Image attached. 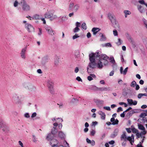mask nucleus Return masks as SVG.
<instances>
[{"mask_svg":"<svg viewBox=\"0 0 147 147\" xmlns=\"http://www.w3.org/2000/svg\"><path fill=\"white\" fill-rule=\"evenodd\" d=\"M146 113H142L140 116V117L143 118L142 120H144L145 117L146 115Z\"/></svg>","mask_w":147,"mask_h":147,"instance_id":"nucleus-37","label":"nucleus"},{"mask_svg":"<svg viewBox=\"0 0 147 147\" xmlns=\"http://www.w3.org/2000/svg\"><path fill=\"white\" fill-rule=\"evenodd\" d=\"M89 88L91 90H92L94 91L100 89L99 88H98L94 85L90 86Z\"/></svg>","mask_w":147,"mask_h":147,"instance_id":"nucleus-21","label":"nucleus"},{"mask_svg":"<svg viewBox=\"0 0 147 147\" xmlns=\"http://www.w3.org/2000/svg\"><path fill=\"white\" fill-rule=\"evenodd\" d=\"M113 34L114 36H118V32L117 30H115L113 31Z\"/></svg>","mask_w":147,"mask_h":147,"instance_id":"nucleus-49","label":"nucleus"},{"mask_svg":"<svg viewBox=\"0 0 147 147\" xmlns=\"http://www.w3.org/2000/svg\"><path fill=\"white\" fill-rule=\"evenodd\" d=\"M96 77V76L94 74H91L88 77L87 79L89 81H90L93 80V78H95Z\"/></svg>","mask_w":147,"mask_h":147,"instance_id":"nucleus-19","label":"nucleus"},{"mask_svg":"<svg viewBox=\"0 0 147 147\" xmlns=\"http://www.w3.org/2000/svg\"><path fill=\"white\" fill-rule=\"evenodd\" d=\"M57 143H54L53 147H69L68 144L65 141H63V142H61L59 143H58L57 144V146H55L56 144H57Z\"/></svg>","mask_w":147,"mask_h":147,"instance_id":"nucleus-8","label":"nucleus"},{"mask_svg":"<svg viewBox=\"0 0 147 147\" xmlns=\"http://www.w3.org/2000/svg\"><path fill=\"white\" fill-rule=\"evenodd\" d=\"M136 135L137 137L138 138H139L140 137L142 136V134L139 133L138 132L136 133Z\"/></svg>","mask_w":147,"mask_h":147,"instance_id":"nucleus-56","label":"nucleus"},{"mask_svg":"<svg viewBox=\"0 0 147 147\" xmlns=\"http://www.w3.org/2000/svg\"><path fill=\"white\" fill-rule=\"evenodd\" d=\"M57 130L55 127H53L51 130V133L54 135H55L57 132Z\"/></svg>","mask_w":147,"mask_h":147,"instance_id":"nucleus-22","label":"nucleus"},{"mask_svg":"<svg viewBox=\"0 0 147 147\" xmlns=\"http://www.w3.org/2000/svg\"><path fill=\"white\" fill-rule=\"evenodd\" d=\"M76 27L78 28L80 26V23L79 22H77L76 23Z\"/></svg>","mask_w":147,"mask_h":147,"instance_id":"nucleus-59","label":"nucleus"},{"mask_svg":"<svg viewBox=\"0 0 147 147\" xmlns=\"http://www.w3.org/2000/svg\"><path fill=\"white\" fill-rule=\"evenodd\" d=\"M36 112H34L31 115V117L32 118L36 116Z\"/></svg>","mask_w":147,"mask_h":147,"instance_id":"nucleus-54","label":"nucleus"},{"mask_svg":"<svg viewBox=\"0 0 147 147\" xmlns=\"http://www.w3.org/2000/svg\"><path fill=\"white\" fill-rule=\"evenodd\" d=\"M128 69V67H126L124 70L123 71L122 73V74H123L124 75H125L126 74L127 72V69Z\"/></svg>","mask_w":147,"mask_h":147,"instance_id":"nucleus-42","label":"nucleus"},{"mask_svg":"<svg viewBox=\"0 0 147 147\" xmlns=\"http://www.w3.org/2000/svg\"><path fill=\"white\" fill-rule=\"evenodd\" d=\"M74 3L72 2H71L69 6V8L70 9H71L72 8L74 7Z\"/></svg>","mask_w":147,"mask_h":147,"instance_id":"nucleus-44","label":"nucleus"},{"mask_svg":"<svg viewBox=\"0 0 147 147\" xmlns=\"http://www.w3.org/2000/svg\"><path fill=\"white\" fill-rule=\"evenodd\" d=\"M86 141L87 142L88 144H90L92 142V140H91L88 138H86Z\"/></svg>","mask_w":147,"mask_h":147,"instance_id":"nucleus-58","label":"nucleus"},{"mask_svg":"<svg viewBox=\"0 0 147 147\" xmlns=\"http://www.w3.org/2000/svg\"><path fill=\"white\" fill-rule=\"evenodd\" d=\"M54 136V135L51 133L49 134L46 137V140L48 141H51L53 139Z\"/></svg>","mask_w":147,"mask_h":147,"instance_id":"nucleus-13","label":"nucleus"},{"mask_svg":"<svg viewBox=\"0 0 147 147\" xmlns=\"http://www.w3.org/2000/svg\"><path fill=\"white\" fill-rule=\"evenodd\" d=\"M138 10L141 13H142L143 12V10L142 9V6L141 5H138L137 6Z\"/></svg>","mask_w":147,"mask_h":147,"instance_id":"nucleus-31","label":"nucleus"},{"mask_svg":"<svg viewBox=\"0 0 147 147\" xmlns=\"http://www.w3.org/2000/svg\"><path fill=\"white\" fill-rule=\"evenodd\" d=\"M48 86H53V81L51 80H49L47 81Z\"/></svg>","mask_w":147,"mask_h":147,"instance_id":"nucleus-32","label":"nucleus"},{"mask_svg":"<svg viewBox=\"0 0 147 147\" xmlns=\"http://www.w3.org/2000/svg\"><path fill=\"white\" fill-rule=\"evenodd\" d=\"M90 144L92 146H94L95 145V142L94 140H92V142Z\"/></svg>","mask_w":147,"mask_h":147,"instance_id":"nucleus-61","label":"nucleus"},{"mask_svg":"<svg viewBox=\"0 0 147 147\" xmlns=\"http://www.w3.org/2000/svg\"><path fill=\"white\" fill-rule=\"evenodd\" d=\"M103 47H111L112 45L110 42L105 43L104 45H102Z\"/></svg>","mask_w":147,"mask_h":147,"instance_id":"nucleus-38","label":"nucleus"},{"mask_svg":"<svg viewBox=\"0 0 147 147\" xmlns=\"http://www.w3.org/2000/svg\"><path fill=\"white\" fill-rule=\"evenodd\" d=\"M40 18V17L39 15L36 14L34 15L32 17V19L34 20H39Z\"/></svg>","mask_w":147,"mask_h":147,"instance_id":"nucleus-27","label":"nucleus"},{"mask_svg":"<svg viewBox=\"0 0 147 147\" xmlns=\"http://www.w3.org/2000/svg\"><path fill=\"white\" fill-rule=\"evenodd\" d=\"M49 90L50 91V92L51 93H53L54 92V89L53 88V86H48Z\"/></svg>","mask_w":147,"mask_h":147,"instance_id":"nucleus-33","label":"nucleus"},{"mask_svg":"<svg viewBox=\"0 0 147 147\" xmlns=\"http://www.w3.org/2000/svg\"><path fill=\"white\" fill-rule=\"evenodd\" d=\"M80 30L79 28L77 27H76L74 29V32L75 33L79 31Z\"/></svg>","mask_w":147,"mask_h":147,"instance_id":"nucleus-47","label":"nucleus"},{"mask_svg":"<svg viewBox=\"0 0 147 147\" xmlns=\"http://www.w3.org/2000/svg\"><path fill=\"white\" fill-rule=\"evenodd\" d=\"M27 46H26L25 47L23 48L22 50L20 53V55L21 58L23 59H25L26 58L25 53L26 51Z\"/></svg>","mask_w":147,"mask_h":147,"instance_id":"nucleus-10","label":"nucleus"},{"mask_svg":"<svg viewBox=\"0 0 147 147\" xmlns=\"http://www.w3.org/2000/svg\"><path fill=\"white\" fill-rule=\"evenodd\" d=\"M55 64L57 66L58 65L59 63V58L58 57H57L55 60L54 61Z\"/></svg>","mask_w":147,"mask_h":147,"instance_id":"nucleus-23","label":"nucleus"},{"mask_svg":"<svg viewBox=\"0 0 147 147\" xmlns=\"http://www.w3.org/2000/svg\"><path fill=\"white\" fill-rule=\"evenodd\" d=\"M108 17L113 24L114 27L116 28H119V25L118 22L116 21L115 16L111 13H109L108 15Z\"/></svg>","mask_w":147,"mask_h":147,"instance_id":"nucleus-4","label":"nucleus"},{"mask_svg":"<svg viewBox=\"0 0 147 147\" xmlns=\"http://www.w3.org/2000/svg\"><path fill=\"white\" fill-rule=\"evenodd\" d=\"M13 99L17 103H19L20 102L19 96L16 94L13 95Z\"/></svg>","mask_w":147,"mask_h":147,"instance_id":"nucleus-12","label":"nucleus"},{"mask_svg":"<svg viewBox=\"0 0 147 147\" xmlns=\"http://www.w3.org/2000/svg\"><path fill=\"white\" fill-rule=\"evenodd\" d=\"M24 116L26 118H29L30 117L29 114L28 113H26L24 114Z\"/></svg>","mask_w":147,"mask_h":147,"instance_id":"nucleus-62","label":"nucleus"},{"mask_svg":"<svg viewBox=\"0 0 147 147\" xmlns=\"http://www.w3.org/2000/svg\"><path fill=\"white\" fill-rule=\"evenodd\" d=\"M68 19V18L65 16H63L61 18V22H63L66 21Z\"/></svg>","mask_w":147,"mask_h":147,"instance_id":"nucleus-25","label":"nucleus"},{"mask_svg":"<svg viewBox=\"0 0 147 147\" xmlns=\"http://www.w3.org/2000/svg\"><path fill=\"white\" fill-rule=\"evenodd\" d=\"M58 136L61 139H64L65 137V134L61 131H60L58 133Z\"/></svg>","mask_w":147,"mask_h":147,"instance_id":"nucleus-18","label":"nucleus"},{"mask_svg":"<svg viewBox=\"0 0 147 147\" xmlns=\"http://www.w3.org/2000/svg\"><path fill=\"white\" fill-rule=\"evenodd\" d=\"M25 28L29 32H31L34 31V28L33 26L30 24H26L25 25Z\"/></svg>","mask_w":147,"mask_h":147,"instance_id":"nucleus-9","label":"nucleus"},{"mask_svg":"<svg viewBox=\"0 0 147 147\" xmlns=\"http://www.w3.org/2000/svg\"><path fill=\"white\" fill-rule=\"evenodd\" d=\"M96 131L94 130H93L90 132V135L92 136H94L95 133Z\"/></svg>","mask_w":147,"mask_h":147,"instance_id":"nucleus-50","label":"nucleus"},{"mask_svg":"<svg viewBox=\"0 0 147 147\" xmlns=\"http://www.w3.org/2000/svg\"><path fill=\"white\" fill-rule=\"evenodd\" d=\"M24 86L26 89L31 91H34L35 89V87L31 83L29 82L25 83L24 84Z\"/></svg>","mask_w":147,"mask_h":147,"instance_id":"nucleus-7","label":"nucleus"},{"mask_svg":"<svg viewBox=\"0 0 147 147\" xmlns=\"http://www.w3.org/2000/svg\"><path fill=\"white\" fill-rule=\"evenodd\" d=\"M99 54V53H98ZM99 56L98 57H99V60L98 61V67L99 68H102L103 65H107L109 63V61L108 60L109 59V57L105 54H102Z\"/></svg>","mask_w":147,"mask_h":147,"instance_id":"nucleus-2","label":"nucleus"},{"mask_svg":"<svg viewBox=\"0 0 147 147\" xmlns=\"http://www.w3.org/2000/svg\"><path fill=\"white\" fill-rule=\"evenodd\" d=\"M46 30L49 34L52 36H53L54 35L55 32L51 28H47L46 29Z\"/></svg>","mask_w":147,"mask_h":147,"instance_id":"nucleus-14","label":"nucleus"},{"mask_svg":"<svg viewBox=\"0 0 147 147\" xmlns=\"http://www.w3.org/2000/svg\"><path fill=\"white\" fill-rule=\"evenodd\" d=\"M143 21L144 24L145 25H146V24H147V21L144 18L143 19Z\"/></svg>","mask_w":147,"mask_h":147,"instance_id":"nucleus-64","label":"nucleus"},{"mask_svg":"<svg viewBox=\"0 0 147 147\" xmlns=\"http://www.w3.org/2000/svg\"><path fill=\"white\" fill-rule=\"evenodd\" d=\"M76 80L78 81H81L82 82V81L81 78L79 76L77 77L76 78Z\"/></svg>","mask_w":147,"mask_h":147,"instance_id":"nucleus-55","label":"nucleus"},{"mask_svg":"<svg viewBox=\"0 0 147 147\" xmlns=\"http://www.w3.org/2000/svg\"><path fill=\"white\" fill-rule=\"evenodd\" d=\"M60 141H57L55 139H53V140H51V141H50V144L51 146L52 147H53V145L54 144V143H57V144H56L55 146H57V144H58V143H59V142H60Z\"/></svg>","mask_w":147,"mask_h":147,"instance_id":"nucleus-15","label":"nucleus"},{"mask_svg":"<svg viewBox=\"0 0 147 147\" xmlns=\"http://www.w3.org/2000/svg\"><path fill=\"white\" fill-rule=\"evenodd\" d=\"M123 12L125 14V16L126 18L127 17L128 15H130L131 14V12L130 11L127 10H124Z\"/></svg>","mask_w":147,"mask_h":147,"instance_id":"nucleus-24","label":"nucleus"},{"mask_svg":"<svg viewBox=\"0 0 147 147\" xmlns=\"http://www.w3.org/2000/svg\"><path fill=\"white\" fill-rule=\"evenodd\" d=\"M119 122V121L117 119H116L115 120V121L113 122L112 124L113 125H117L118 124Z\"/></svg>","mask_w":147,"mask_h":147,"instance_id":"nucleus-45","label":"nucleus"},{"mask_svg":"<svg viewBox=\"0 0 147 147\" xmlns=\"http://www.w3.org/2000/svg\"><path fill=\"white\" fill-rule=\"evenodd\" d=\"M134 136L133 134H132L131 136L127 137L126 135V132H124L121 136V140L124 139L125 141H126V140H128L129 141L131 145H133V143L134 142Z\"/></svg>","mask_w":147,"mask_h":147,"instance_id":"nucleus-5","label":"nucleus"},{"mask_svg":"<svg viewBox=\"0 0 147 147\" xmlns=\"http://www.w3.org/2000/svg\"><path fill=\"white\" fill-rule=\"evenodd\" d=\"M82 29L86 30L87 28V26L86 24L85 23H83L82 25Z\"/></svg>","mask_w":147,"mask_h":147,"instance_id":"nucleus-41","label":"nucleus"},{"mask_svg":"<svg viewBox=\"0 0 147 147\" xmlns=\"http://www.w3.org/2000/svg\"><path fill=\"white\" fill-rule=\"evenodd\" d=\"M19 4L22 6V9L24 11H27L30 10V6L27 3L25 0H21Z\"/></svg>","mask_w":147,"mask_h":147,"instance_id":"nucleus-3","label":"nucleus"},{"mask_svg":"<svg viewBox=\"0 0 147 147\" xmlns=\"http://www.w3.org/2000/svg\"><path fill=\"white\" fill-rule=\"evenodd\" d=\"M122 43V41L120 38H119L118 39V42H116V44L119 46Z\"/></svg>","mask_w":147,"mask_h":147,"instance_id":"nucleus-40","label":"nucleus"},{"mask_svg":"<svg viewBox=\"0 0 147 147\" xmlns=\"http://www.w3.org/2000/svg\"><path fill=\"white\" fill-rule=\"evenodd\" d=\"M101 38H100V40L101 41H104L106 40V38L105 36L103 34L101 36Z\"/></svg>","mask_w":147,"mask_h":147,"instance_id":"nucleus-35","label":"nucleus"},{"mask_svg":"<svg viewBox=\"0 0 147 147\" xmlns=\"http://www.w3.org/2000/svg\"><path fill=\"white\" fill-rule=\"evenodd\" d=\"M44 16L45 18L49 19L51 21H53L57 18L56 15L54 14L50 11H48L45 13Z\"/></svg>","mask_w":147,"mask_h":147,"instance_id":"nucleus-6","label":"nucleus"},{"mask_svg":"<svg viewBox=\"0 0 147 147\" xmlns=\"http://www.w3.org/2000/svg\"><path fill=\"white\" fill-rule=\"evenodd\" d=\"M125 111H124L123 112V113H121V114L120 116L121 117H125Z\"/></svg>","mask_w":147,"mask_h":147,"instance_id":"nucleus-60","label":"nucleus"},{"mask_svg":"<svg viewBox=\"0 0 147 147\" xmlns=\"http://www.w3.org/2000/svg\"><path fill=\"white\" fill-rule=\"evenodd\" d=\"M100 29L98 28H93L92 30L93 32V34L96 35V33L100 30Z\"/></svg>","mask_w":147,"mask_h":147,"instance_id":"nucleus-16","label":"nucleus"},{"mask_svg":"<svg viewBox=\"0 0 147 147\" xmlns=\"http://www.w3.org/2000/svg\"><path fill=\"white\" fill-rule=\"evenodd\" d=\"M138 128L141 130H145V128L144 126L140 124H138Z\"/></svg>","mask_w":147,"mask_h":147,"instance_id":"nucleus-28","label":"nucleus"},{"mask_svg":"<svg viewBox=\"0 0 147 147\" xmlns=\"http://www.w3.org/2000/svg\"><path fill=\"white\" fill-rule=\"evenodd\" d=\"M127 101L130 105H137V102L136 100L133 101L132 99H127Z\"/></svg>","mask_w":147,"mask_h":147,"instance_id":"nucleus-11","label":"nucleus"},{"mask_svg":"<svg viewBox=\"0 0 147 147\" xmlns=\"http://www.w3.org/2000/svg\"><path fill=\"white\" fill-rule=\"evenodd\" d=\"M138 2L141 4L144 5L146 7H147V3H145L144 0H140L138 1Z\"/></svg>","mask_w":147,"mask_h":147,"instance_id":"nucleus-36","label":"nucleus"},{"mask_svg":"<svg viewBox=\"0 0 147 147\" xmlns=\"http://www.w3.org/2000/svg\"><path fill=\"white\" fill-rule=\"evenodd\" d=\"M136 84V83L135 81H133L131 83L130 86L132 87H134Z\"/></svg>","mask_w":147,"mask_h":147,"instance_id":"nucleus-39","label":"nucleus"},{"mask_svg":"<svg viewBox=\"0 0 147 147\" xmlns=\"http://www.w3.org/2000/svg\"><path fill=\"white\" fill-rule=\"evenodd\" d=\"M98 113L100 115L101 118L102 119H105L106 115L104 113L100 111L98 112Z\"/></svg>","mask_w":147,"mask_h":147,"instance_id":"nucleus-17","label":"nucleus"},{"mask_svg":"<svg viewBox=\"0 0 147 147\" xmlns=\"http://www.w3.org/2000/svg\"><path fill=\"white\" fill-rule=\"evenodd\" d=\"M80 8V6L78 4H76L74 5L73 9V11L74 12H76Z\"/></svg>","mask_w":147,"mask_h":147,"instance_id":"nucleus-20","label":"nucleus"},{"mask_svg":"<svg viewBox=\"0 0 147 147\" xmlns=\"http://www.w3.org/2000/svg\"><path fill=\"white\" fill-rule=\"evenodd\" d=\"M19 3L18 2L17 0H16L13 4V5L14 7H16L18 6Z\"/></svg>","mask_w":147,"mask_h":147,"instance_id":"nucleus-48","label":"nucleus"},{"mask_svg":"<svg viewBox=\"0 0 147 147\" xmlns=\"http://www.w3.org/2000/svg\"><path fill=\"white\" fill-rule=\"evenodd\" d=\"M110 60V62H111L112 63L114 64L115 63V61L113 57L111 58Z\"/></svg>","mask_w":147,"mask_h":147,"instance_id":"nucleus-52","label":"nucleus"},{"mask_svg":"<svg viewBox=\"0 0 147 147\" xmlns=\"http://www.w3.org/2000/svg\"><path fill=\"white\" fill-rule=\"evenodd\" d=\"M131 130L134 133H136L138 132V130L134 127L132 128H131Z\"/></svg>","mask_w":147,"mask_h":147,"instance_id":"nucleus-46","label":"nucleus"},{"mask_svg":"<svg viewBox=\"0 0 147 147\" xmlns=\"http://www.w3.org/2000/svg\"><path fill=\"white\" fill-rule=\"evenodd\" d=\"M48 62V59L46 57L43 58L42 59V65H44L46 63Z\"/></svg>","mask_w":147,"mask_h":147,"instance_id":"nucleus-26","label":"nucleus"},{"mask_svg":"<svg viewBox=\"0 0 147 147\" xmlns=\"http://www.w3.org/2000/svg\"><path fill=\"white\" fill-rule=\"evenodd\" d=\"M105 134L104 133V134H102L101 136L100 139L102 140L103 139H104L105 138Z\"/></svg>","mask_w":147,"mask_h":147,"instance_id":"nucleus-57","label":"nucleus"},{"mask_svg":"<svg viewBox=\"0 0 147 147\" xmlns=\"http://www.w3.org/2000/svg\"><path fill=\"white\" fill-rule=\"evenodd\" d=\"M147 96V94L146 93H140L138 95V98L140 99V98L142 96Z\"/></svg>","mask_w":147,"mask_h":147,"instance_id":"nucleus-30","label":"nucleus"},{"mask_svg":"<svg viewBox=\"0 0 147 147\" xmlns=\"http://www.w3.org/2000/svg\"><path fill=\"white\" fill-rule=\"evenodd\" d=\"M103 109L107 111H110L111 110V109L109 107H104Z\"/></svg>","mask_w":147,"mask_h":147,"instance_id":"nucleus-53","label":"nucleus"},{"mask_svg":"<svg viewBox=\"0 0 147 147\" xmlns=\"http://www.w3.org/2000/svg\"><path fill=\"white\" fill-rule=\"evenodd\" d=\"M99 56V53H97L90 54L89 55L90 62L87 67V71L88 73H91L92 72V69L97 67L98 68L102 69V68L98 67V61L97 63L96 62L95 60L97 59L98 57Z\"/></svg>","mask_w":147,"mask_h":147,"instance_id":"nucleus-1","label":"nucleus"},{"mask_svg":"<svg viewBox=\"0 0 147 147\" xmlns=\"http://www.w3.org/2000/svg\"><path fill=\"white\" fill-rule=\"evenodd\" d=\"M127 39L132 44H133L134 43V41L132 38L130 36H129L127 37Z\"/></svg>","mask_w":147,"mask_h":147,"instance_id":"nucleus-34","label":"nucleus"},{"mask_svg":"<svg viewBox=\"0 0 147 147\" xmlns=\"http://www.w3.org/2000/svg\"><path fill=\"white\" fill-rule=\"evenodd\" d=\"M123 111L122 108L121 107H119L117 109V112H119L120 111Z\"/></svg>","mask_w":147,"mask_h":147,"instance_id":"nucleus-63","label":"nucleus"},{"mask_svg":"<svg viewBox=\"0 0 147 147\" xmlns=\"http://www.w3.org/2000/svg\"><path fill=\"white\" fill-rule=\"evenodd\" d=\"M118 132V129H116L114 131V134H113L111 135V136L112 138H114L117 135V133Z\"/></svg>","mask_w":147,"mask_h":147,"instance_id":"nucleus-29","label":"nucleus"},{"mask_svg":"<svg viewBox=\"0 0 147 147\" xmlns=\"http://www.w3.org/2000/svg\"><path fill=\"white\" fill-rule=\"evenodd\" d=\"M80 37L79 36L77 35V34H76L75 35H74L73 37V39L74 40L76 38H79Z\"/></svg>","mask_w":147,"mask_h":147,"instance_id":"nucleus-51","label":"nucleus"},{"mask_svg":"<svg viewBox=\"0 0 147 147\" xmlns=\"http://www.w3.org/2000/svg\"><path fill=\"white\" fill-rule=\"evenodd\" d=\"M38 30L39 32L38 33V35L39 36H40L42 34V29L40 28H38Z\"/></svg>","mask_w":147,"mask_h":147,"instance_id":"nucleus-43","label":"nucleus"}]
</instances>
